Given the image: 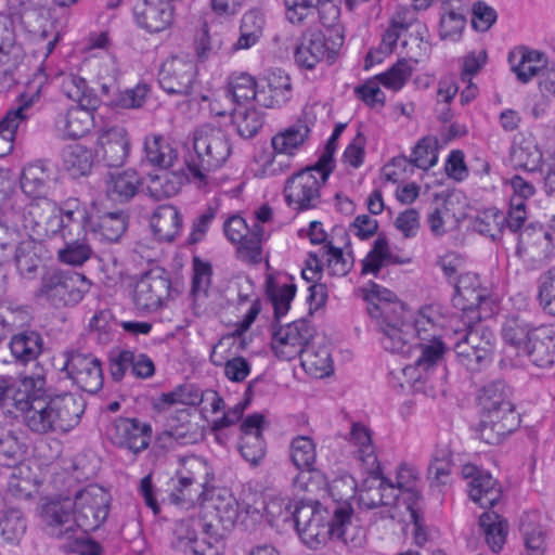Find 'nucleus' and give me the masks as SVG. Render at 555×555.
I'll list each match as a JSON object with an SVG mask.
<instances>
[{"mask_svg": "<svg viewBox=\"0 0 555 555\" xmlns=\"http://www.w3.org/2000/svg\"><path fill=\"white\" fill-rule=\"evenodd\" d=\"M537 325L521 314H511L501 326L503 340L519 356L535 333Z\"/></svg>", "mask_w": 555, "mask_h": 555, "instance_id": "bb28decb", "label": "nucleus"}, {"mask_svg": "<svg viewBox=\"0 0 555 555\" xmlns=\"http://www.w3.org/2000/svg\"><path fill=\"white\" fill-rule=\"evenodd\" d=\"M334 48L327 47L326 37L321 30L308 29L295 49L294 59L299 67L312 69L325 56L334 60Z\"/></svg>", "mask_w": 555, "mask_h": 555, "instance_id": "6ab92c4d", "label": "nucleus"}, {"mask_svg": "<svg viewBox=\"0 0 555 555\" xmlns=\"http://www.w3.org/2000/svg\"><path fill=\"white\" fill-rule=\"evenodd\" d=\"M469 498L482 508L493 507L501 499L502 490L489 473L468 481Z\"/></svg>", "mask_w": 555, "mask_h": 555, "instance_id": "e433bc0d", "label": "nucleus"}, {"mask_svg": "<svg viewBox=\"0 0 555 555\" xmlns=\"http://www.w3.org/2000/svg\"><path fill=\"white\" fill-rule=\"evenodd\" d=\"M519 532L529 555H543L546 547V534L537 512H528L521 515Z\"/></svg>", "mask_w": 555, "mask_h": 555, "instance_id": "473e14b6", "label": "nucleus"}, {"mask_svg": "<svg viewBox=\"0 0 555 555\" xmlns=\"http://www.w3.org/2000/svg\"><path fill=\"white\" fill-rule=\"evenodd\" d=\"M487 544L493 552L503 547L507 535V521L495 512H485L479 517Z\"/></svg>", "mask_w": 555, "mask_h": 555, "instance_id": "ea45409f", "label": "nucleus"}, {"mask_svg": "<svg viewBox=\"0 0 555 555\" xmlns=\"http://www.w3.org/2000/svg\"><path fill=\"white\" fill-rule=\"evenodd\" d=\"M542 153L532 142L524 141L511 149L509 160L514 168L534 172L542 165Z\"/></svg>", "mask_w": 555, "mask_h": 555, "instance_id": "de8ad7c7", "label": "nucleus"}, {"mask_svg": "<svg viewBox=\"0 0 555 555\" xmlns=\"http://www.w3.org/2000/svg\"><path fill=\"white\" fill-rule=\"evenodd\" d=\"M437 141L433 138H423L414 146L411 163L423 170L435 166L438 160Z\"/></svg>", "mask_w": 555, "mask_h": 555, "instance_id": "0e129e2a", "label": "nucleus"}, {"mask_svg": "<svg viewBox=\"0 0 555 555\" xmlns=\"http://www.w3.org/2000/svg\"><path fill=\"white\" fill-rule=\"evenodd\" d=\"M130 137L125 127L112 126L100 131L95 155L107 167H121L130 153Z\"/></svg>", "mask_w": 555, "mask_h": 555, "instance_id": "ddd939ff", "label": "nucleus"}, {"mask_svg": "<svg viewBox=\"0 0 555 555\" xmlns=\"http://www.w3.org/2000/svg\"><path fill=\"white\" fill-rule=\"evenodd\" d=\"M367 301V312L379 333L382 347L391 353L408 354L411 349V339L415 334L421 340V354L415 362L420 374L427 375L443 362L444 344L436 335H426L434 323L424 315L413 318L404 302L397 295L380 285L371 282L363 289ZM422 375H420L421 377Z\"/></svg>", "mask_w": 555, "mask_h": 555, "instance_id": "f257e3e1", "label": "nucleus"}, {"mask_svg": "<svg viewBox=\"0 0 555 555\" xmlns=\"http://www.w3.org/2000/svg\"><path fill=\"white\" fill-rule=\"evenodd\" d=\"M537 299L546 314L555 317V267L547 269L539 276Z\"/></svg>", "mask_w": 555, "mask_h": 555, "instance_id": "13d9d810", "label": "nucleus"}, {"mask_svg": "<svg viewBox=\"0 0 555 555\" xmlns=\"http://www.w3.org/2000/svg\"><path fill=\"white\" fill-rule=\"evenodd\" d=\"M465 16L454 10L448 11L440 18L439 37L442 40L459 41L465 27Z\"/></svg>", "mask_w": 555, "mask_h": 555, "instance_id": "774afa93", "label": "nucleus"}, {"mask_svg": "<svg viewBox=\"0 0 555 555\" xmlns=\"http://www.w3.org/2000/svg\"><path fill=\"white\" fill-rule=\"evenodd\" d=\"M512 390L503 380H493L482 387L478 396L482 413H490L502 406L513 405Z\"/></svg>", "mask_w": 555, "mask_h": 555, "instance_id": "a19ab883", "label": "nucleus"}, {"mask_svg": "<svg viewBox=\"0 0 555 555\" xmlns=\"http://www.w3.org/2000/svg\"><path fill=\"white\" fill-rule=\"evenodd\" d=\"M412 72L410 61L400 59L387 72L378 75L377 79L384 87L398 91L409 80Z\"/></svg>", "mask_w": 555, "mask_h": 555, "instance_id": "e2e57ef3", "label": "nucleus"}, {"mask_svg": "<svg viewBox=\"0 0 555 555\" xmlns=\"http://www.w3.org/2000/svg\"><path fill=\"white\" fill-rule=\"evenodd\" d=\"M108 515V499L105 491L98 486H89L75 495L74 503L69 499L63 502H50L42 508V517L59 538L74 537V527L85 533L94 531L105 521Z\"/></svg>", "mask_w": 555, "mask_h": 555, "instance_id": "20e7f679", "label": "nucleus"}, {"mask_svg": "<svg viewBox=\"0 0 555 555\" xmlns=\"http://www.w3.org/2000/svg\"><path fill=\"white\" fill-rule=\"evenodd\" d=\"M54 203L49 198H33L23 210L22 225L28 233L29 238L35 234L39 224L47 220L48 215L53 210Z\"/></svg>", "mask_w": 555, "mask_h": 555, "instance_id": "8fccbe9b", "label": "nucleus"}, {"mask_svg": "<svg viewBox=\"0 0 555 555\" xmlns=\"http://www.w3.org/2000/svg\"><path fill=\"white\" fill-rule=\"evenodd\" d=\"M259 92V105L268 108L284 105L292 98V82L288 75L282 72H273Z\"/></svg>", "mask_w": 555, "mask_h": 555, "instance_id": "72a5a7b5", "label": "nucleus"}, {"mask_svg": "<svg viewBox=\"0 0 555 555\" xmlns=\"http://www.w3.org/2000/svg\"><path fill=\"white\" fill-rule=\"evenodd\" d=\"M350 441L358 447L357 457L363 463L373 466L377 459L374 453L370 430L360 423L352 424Z\"/></svg>", "mask_w": 555, "mask_h": 555, "instance_id": "bf43d9fd", "label": "nucleus"}, {"mask_svg": "<svg viewBox=\"0 0 555 555\" xmlns=\"http://www.w3.org/2000/svg\"><path fill=\"white\" fill-rule=\"evenodd\" d=\"M158 175H150V181L146 186L147 194L155 201L171 197L181 189L186 177L179 171H169L160 169Z\"/></svg>", "mask_w": 555, "mask_h": 555, "instance_id": "4c0bfd02", "label": "nucleus"}, {"mask_svg": "<svg viewBox=\"0 0 555 555\" xmlns=\"http://www.w3.org/2000/svg\"><path fill=\"white\" fill-rule=\"evenodd\" d=\"M291 457L298 469L312 470L317 457L315 444L312 439L306 436L294 438L291 444Z\"/></svg>", "mask_w": 555, "mask_h": 555, "instance_id": "4d7b16f0", "label": "nucleus"}, {"mask_svg": "<svg viewBox=\"0 0 555 555\" xmlns=\"http://www.w3.org/2000/svg\"><path fill=\"white\" fill-rule=\"evenodd\" d=\"M63 364L60 369L65 372L78 388L89 393H96L103 387L101 361L91 353L79 350H65L62 353Z\"/></svg>", "mask_w": 555, "mask_h": 555, "instance_id": "1a4fd4ad", "label": "nucleus"}, {"mask_svg": "<svg viewBox=\"0 0 555 555\" xmlns=\"http://www.w3.org/2000/svg\"><path fill=\"white\" fill-rule=\"evenodd\" d=\"M60 215L63 219V240L82 237L88 229L91 230L92 221L90 220L88 209L78 199H68L64 207L60 209Z\"/></svg>", "mask_w": 555, "mask_h": 555, "instance_id": "cd10ccee", "label": "nucleus"}, {"mask_svg": "<svg viewBox=\"0 0 555 555\" xmlns=\"http://www.w3.org/2000/svg\"><path fill=\"white\" fill-rule=\"evenodd\" d=\"M263 422L264 417L256 413L248 415L241 425L238 451L251 465H257L266 455V442L261 431Z\"/></svg>", "mask_w": 555, "mask_h": 555, "instance_id": "412c9836", "label": "nucleus"}, {"mask_svg": "<svg viewBox=\"0 0 555 555\" xmlns=\"http://www.w3.org/2000/svg\"><path fill=\"white\" fill-rule=\"evenodd\" d=\"M108 436L115 446L138 454L149 447L152 427L137 418L119 417L112 424Z\"/></svg>", "mask_w": 555, "mask_h": 555, "instance_id": "2eb2a0df", "label": "nucleus"}, {"mask_svg": "<svg viewBox=\"0 0 555 555\" xmlns=\"http://www.w3.org/2000/svg\"><path fill=\"white\" fill-rule=\"evenodd\" d=\"M232 121L242 138L250 139L262 128L263 115L254 107H240L234 111Z\"/></svg>", "mask_w": 555, "mask_h": 555, "instance_id": "5fc2aeb1", "label": "nucleus"}, {"mask_svg": "<svg viewBox=\"0 0 555 555\" xmlns=\"http://www.w3.org/2000/svg\"><path fill=\"white\" fill-rule=\"evenodd\" d=\"M511 69L517 79L529 82L533 77L541 75L545 68V59L542 52L525 48L515 49L508 54Z\"/></svg>", "mask_w": 555, "mask_h": 555, "instance_id": "393cba45", "label": "nucleus"}, {"mask_svg": "<svg viewBox=\"0 0 555 555\" xmlns=\"http://www.w3.org/2000/svg\"><path fill=\"white\" fill-rule=\"evenodd\" d=\"M56 183V172L49 160L37 159L24 166L21 189L31 198H48Z\"/></svg>", "mask_w": 555, "mask_h": 555, "instance_id": "f3484780", "label": "nucleus"}, {"mask_svg": "<svg viewBox=\"0 0 555 555\" xmlns=\"http://www.w3.org/2000/svg\"><path fill=\"white\" fill-rule=\"evenodd\" d=\"M141 179L133 169L111 173L106 181V194L116 203L129 202L139 190Z\"/></svg>", "mask_w": 555, "mask_h": 555, "instance_id": "f704fd0d", "label": "nucleus"}, {"mask_svg": "<svg viewBox=\"0 0 555 555\" xmlns=\"http://www.w3.org/2000/svg\"><path fill=\"white\" fill-rule=\"evenodd\" d=\"M128 216L124 211L105 212L96 222L92 221L91 231L102 242L116 243L125 234Z\"/></svg>", "mask_w": 555, "mask_h": 555, "instance_id": "c9c22d12", "label": "nucleus"}, {"mask_svg": "<svg viewBox=\"0 0 555 555\" xmlns=\"http://www.w3.org/2000/svg\"><path fill=\"white\" fill-rule=\"evenodd\" d=\"M157 77L166 93L189 96L197 82V66L188 57L171 56L163 62Z\"/></svg>", "mask_w": 555, "mask_h": 555, "instance_id": "9b49d317", "label": "nucleus"}, {"mask_svg": "<svg viewBox=\"0 0 555 555\" xmlns=\"http://www.w3.org/2000/svg\"><path fill=\"white\" fill-rule=\"evenodd\" d=\"M193 151L185 156V166L193 179L205 181L207 173L223 166L231 155L227 133L219 127L203 125L192 135Z\"/></svg>", "mask_w": 555, "mask_h": 555, "instance_id": "39448f33", "label": "nucleus"}, {"mask_svg": "<svg viewBox=\"0 0 555 555\" xmlns=\"http://www.w3.org/2000/svg\"><path fill=\"white\" fill-rule=\"evenodd\" d=\"M23 49L15 43L13 23L9 16L0 14V68L4 78L13 81L12 73L23 60Z\"/></svg>", "mask_w": 555, "mask_h": 555, "instance_id": "5701e85b", "label": "nucleus"}, {"mask_svg": "<svg viewBox=\"0 0 555 555\" xmlns=\"http://www.w3.org/2000/svg\"><path fill=\"white\" fill-rule=\"evenodd\" d=\"M90 286L91 283L86 275L51 267L42 272L35 296L55 308L75 307L90 291Z\"/></svg>", "mask_w": 555, "mask_h": 555, "instance_id": "423d86ee", "label": "nucleus"}, {"mask_svg": "<svg viewBox=\"0 0 555 555\" xmlns=\"http://www.w3.org/2000/svg\"><path fill=\"white\" fill-rule=\"evenodd\" d=\"M22 23L34 41L46 42V55H49L60 40L54 21L40 12L33 11L22 15Z\"/></svg>", "mask_w": 555, "mask_h": 555, "instance_id": "b1692460", "label": "nucleus"}, {"mask_svg": "<svg viewBox=\"0 0 555 555\" xmlns=\"http://www.w3.org/2000/svg\"><path fill=\"white\" fill-rule=\"evenodd\" d=\"M475 279L472 278V288L462 285L463 280L455 285V296L453 304L463 311H472V325L467 327L466 333L456 344H465L477 349L480 359H485L486 354H492L493 349V333L490 328L480 323V315L476 309L485 300V294L481 289H477Z\"/></svg>", "mask_w": 555, "mask_h": 555, "instance_id": "0eeeda50", "label": "nucleus"}, {"mask_svg": "<svg viewBox=\"0 0 555 555\" xmlns=\"http://www.w3.org/2000/svg\"><path fill=\"white\" fill-rule=\"evenodd\" d=\"M23 455V443L13 430H0V463L3 466H14Z\"/></svg>", "mask_w": 555, "mask_h": 555, "instance_id": "680f3d73", "label": "nucleus"}, {"mask_svg": "<svg viewBox=\"0 0 555 555\" xmlns=\"http://www.w3.org/2000/svg\"><path fill=\"white\" fill-rule=\"evenodd\" d=\"M313 335L314 327L306 319L291 322L285 326L274 322L271 347L279 359L291 361L310 346Z\"/></svg>", "mask_w": 555, "mask_h": 555, "instance_id": "9d476101", "label": "nucleus"}, {"mask_svg": "<svg viewBox=\"0 0 555 555\" xmlns=\"http://www.w3.org/2000/svg\"><path fill=\"white\" fill-rule=\"evenodd\" d=\"M309 133V127L305 122L298 121L284 131L275 134L271 140V145L274 152H283L288 153V155H294L295 151L298 150L308 139Z\"/></svg>", "mask_w": 555, "mask_h": 555, "instance_id": "49530a36", "label": "nucleus"}, {"mask_svg": "<svg viewBox=\"0 0 555 555\" xmlns=\"http://www.w3.org/2000/svg\"><path fill=\"white\" fill-rule=\"evenodd\" d=\"M9 348L16 362L27 364L41 354L43 338L37 331L24 330L12 335Z\"/></svg>", "mask_w": 555, "mask_h": 555, "instance_id": "c756f323", "label": "nucleus"}, {"mask_svg": "<svg viewBox=\"0 0 555 555\" xmlns=\"http://www.w3.org/2000/svg\"><path fill=\"white\" fill-rule=\"evenodd\" d=\"M137 24L150 33H159L170 26L173 7L168 0H140L133 7Z\"/></svg>", "mask_w": 555, "mask_h": 555, "instance_id": "a211bd4d", "label": "nucleus"}, {"mask_svg": "<svg viewBox=\"0 0 555 555\" xmlns=\"http://www.w3.org/2000/svg\"><path fill=\"white\" fill-rule=\"evenodd\" d=\"M64 242V247L57 250V258L61 262L76 267L83 264L91 258L93 251L85 236L68 237Z\"/></svg>", "mask_w": 555, "mask_h": 555, "instance_id": "864d4df0", "label": "nucleus"}, {"mask_svg": "<svg viewBox=\"0 0 555 555\" xmlns=\"http://www.w3.org/2000/svg\"><path fill=\"white\" fill-rule=\"evenodd\" d=\"M317 8L321 24L330 31L332 46L340 47L344 42V27L339 22L340 8L334 1H322Z\"/></svg>", "mask_w": 555, "mask_h": 555, "instance_id": "3c124183", "label": "nucleus"}, {"mask_svg": "<svg viewBox=\"0 0 555 555\" xmlns=\"http://www.w3.org/2000/svg\"><path fill=\"white\" fill-rule=\"evenodd\" d=\"M209 467L207 462L192 456L184 462L183 467L177 472L178 480L170 494L173 504H182L193 500L192 487L203 489L208 483Z\"/></svg>", "mask_w": 555, "mask_h": 555, "instance_id": "dca6fc26", "label": "nucleus"}, {"mask_svg": "<svg viewBox=\"0 0 555 555\" xmlns=\"http://www.w3.org/2000/svg\"><path fill=\"white\" fill-rule=\"evenodd\" d=\"M44 245L36 240L22 241L15 248V263L20 275L34 280L43 260Z\"/></svg>", "mask_w": 555, "mask_h": 555, "instance_id": "2f4dec72", "label": "nucleus"}, {"mask_svg": "<svg viewBox=\"0 0 555 555\" xmlns=\"http://www.w3.org/2000/svg\"><path fill=\"white\" fill-rule=\"evenodd\" d=\"M165 434L181 444H191L196 441V426L191 422L188 410H178L170 415L166 423Z\"/></svg>", "mask_w": 555, "mask_h": 555, "instance_id": "a18cd8bd", "label": "nucleus"}, {"mask_svg": "<svg viewBox=\"0 0 555 555\" xmlns=\"http://www.w3.org/2000/svg\"><path fill=\"white\" fill-rule=\"evenodd\" d=\"M13 400L23 413L25 426L37 435L68 433L79 424L85 411L82 399L72 392L54 396L18 392Z\"/></svg>", "mask_w": 555, "mask_h": 555, "instance_id": "7ed1b4c3", "label": "nucleus"}, {"mask_svg": "<svg viewBox=\"0 0 555 555\" xmlns=\"http://www.w3.org/2000/svg\"><path fill=\"white\" fill-rule=\"evenodd\" d=\"M192 268L191 295L194 299L206 297L211 284L212 267L208 261H204L195 256L193 257Z\"/></svg>", "mask_w": 555, "mask_h": 555, "instance_id": "052dcab7", "label": "nucleus"}, {"mask_svg": "<svg viewBox=\"0 0 555 555\" xmlns=\"http://www.w3.org/2000/svg\"><path fill=\"white\" fill-rule=\"evenodd\" d=\"M177 537L176 547L181 548L185 555H221L223 543L219 537H215V542L207 541L205 538L197 539L193 532H190L189 525L180 522L175 529Z\"/></svg>", "mask_w": 555, "mask_h": 555, "instance_id": "c85d7f7f", "label": "nucleus"}, {"mask_svg": "<svg viewBox=\"0 0 555 555\" xmlns=\"http://www.w3.org/2000/svg\"><path fill=\"white\" fill-rule=\"evenodd\" d=\"M538 367H551L555 364V327L537 324L530 343L519 354Z\"/></svg>", "mask_w": 555, "mask_h": 555, "instance_id": "aec40b11", "label": "nucleus"}, {"mask_svg": "<svg viewBox=\"0 0 555 555\" xmlns=\"http://www.w3.org/2000/svg\"><path fill=\"white\" fill-rule=\"evenodd\" d=\"M177 159V150L163 134L149 133L144 137L140 166L169 169Z\"/></svg>", "mask_w": 555, "mask_h": 555, "instance_id": "4be33fe9", "label": "nucleus"}, {"mask_svg": "<svg viewBox=\"0 0 555 555\" xmlns=\"http://www.w3.org/2000/svg\"><path fill=\"white\" fill-rule=\"evenodd\" d=\"M388 241L384 236H378L373 245V248L362 261V273H377L383 263L390 259Z\"/></svg>", "mask_w": 555, "mask_h": 555, "instance_id": "338daca9", "label": "nucleus"}, {"mask_svg": "<svg viewBox=\"0 0 555 555\" xmlns=\"http://www.w3.org/2000/svg\"><path fill=\"white\" fill-rule=\"evenodd\" d=\"M171 282L168 272L155 267L144 272L134 286L133 301L142 311H156L169 296Z\"/></svg>", "mask_w": 555, "mask_h": 555, "instance_id": "f8f14e48", "label": "nucleus"}, {"mask_svg": "<svg viewBox=\"0 0 555 555\" xmlns=\"http://www.w3.org/2000/svg\"><path fill=\"white\" fill-rule=\"evenodd\" d=\"M508 223L505 212L498 208H488L476 217L474 229L481 235L496 241L502 237L506 229L508 230Z\"/></svg>", "mask_w": 555, "mask_h": 555, "instance_id": "c03bdc74", "label": "nucleus"}, {"mask_svg": "<svg viewBox=\"0 0 555 555\" xmlns=\"http://www.w3.org/2000/svg\"><path fill=\"white\" fill-rule=\"evenodd\" d=\"M352 513L347 502L323 507L319 502L301 501L295 504L293 526L301 541L311 548H317L328 539L357 547L361 545L363 535L351 522Z\"/></svg>", "mask_w": 555, "mask_h": 555, "instance_id": "f03ea898", "label": "nucleus"}, {"mask_svg": "<svg viewBox=\"0 0 555 555\" xmlns=\"http://www.w3.org/2000/svg\"><path fill=\"white\" fill-rule=\"evenodd\" d=\"M299 357L304 369L315 377L328 376L333 372V362L327 347L314 349L308 346Z\"/></svg>", "mask_w": 555, "mask_h": 555, "instance_id": "09e8293b", "label": "nucleus"}, {"mask_svg": "<svg viewBox=\"0 0 555 555\" xmlns=\"http://www.w3.org/2000/svg\"><path fill=\"white\" fill-rule=\"evenodd\" d=\"M62 91L68 99L85 107H99L101 102L94 91L88 87L86 79L74 74L63 77Z\"/></svg>", "mask_w": 555, "mask_h": 555, "instance_id": "79ce46f5", "label": "nucleus"}, {"mask_svg": "<svg viewBox=\"0 0 555 555\" xmlns=\"http://www.w3.org/2000/svg\"><path fill=\"white\" fill-rule=\"evenodd\" d=\"M96 108L78 105L68 109L66 114L59 116L56 126L63 138L76 140L85 137L92 127V112Z\"/></svg>", "mask_w": 555, "mask_h": 555, "instance_id": "a878e982", "label": "nucleus"}, {"mask_svg": "<svg viewBox=\"0 0 555 555\" xmlns=\"http://www.w3.org/2000/svg\"><path fill=\"white\" fill-rule=\"evenodd\" d=\"M520 425V416L514 404L502 406L490 413H482L478 425L481 440L488 444H499Z\"/></svg>", "mask_w": 555, "mask_h": 555, "instance_id": "4468645a", "label": "nucleus"}, {"mask_svg": "<svg viewBox=\"0 0 555 555\" xmlns=\"http://www.w3.org/2000/svg\"><path fill=\"white\" fill-rule=\"evenodd\" d=\"M151 228L159 241H173L182 229L180 211L173 205L158 206L151 217Z\"/></svg>", "mask_w": 555, "mask_h": 555, "instance_id": "7c9ffc66", "label": "nucleus"}, {"mask_svg": "<svg viewBox=\"0 0 555 555\" xmlns=\"http://www.w3.org/2000/svg\"><path fill=\"white\" fill-rule=\"evenodd\" d=\"M268 295L274 307V321L280 323L281 318H283L291 308V302L296 295V285L291 283L280 287H269Z\"/></svg>", "mask_w": 555, "mask_h": 555, "instance_id": "69168bd1", "label": "nucleus"}, {"mask_svg": "<svg viewBox=\"0 0 555 555\" xmlns=\"http://www.w3.org/2000/svg\"><path fill=\"white\" fill-rule=\"evenodd\" d=\"M264 236L262 225L255 223L250 231L238 242L237 254L240 258L249 263H259L261 257V244Z\"/></svg>", "mask_w": 555, "mask_h": 555, "instance_id": "6e6d98bb", "label": "nucleus"}, {"mask_svg": "<svg viewBox=\"0 0 555 555\" xmlns=\"http://www.w3.org/2000/svg\"><path fill=\"white\" fill-rule=\"evenodd\" d=\"M259 86L251 75L245 72H234L228 78V94L241 104L255 100L259 104Z\"/></svg>", "mask_w": 555, "mask_h": 555, "instance_id": "37998d69", "label": "nucleus"}, {"mask_svg": "<svg viewBox=\"0 0 555 555\" xmlns=\"http://www.w3.org/2000/svg\"><path fill=\"white\" fill-rule=\"evenodd\" d=\"M317 168L308 166L292 177L284 186V197L288 207L297 212L314 209L321 203L320 189L326 183L315 176Z\"/></svg>", "mask_w": 555, "mask_h": 555, "instance_id": "6e6552de", "label": "nucleus"}, {"mask_svg": "<svg viewBox=\"0 0 555 555\" xmlns=\"http://www.w3.org/2000/svg\"><path fill=\"white\" fill-rule=\"evenodd\" d=\"M62 162L63 168L73 178L83 177L91 172L92 153L80 144L68 145L62 152Z\"/></svg>", "mask_w": 555, "mask_h": 555, "instance_id": "58836bf2", "label": "nucleus"}, {"mask_svg": "<svg viewBox=\"0 0 555 555\" xmlns=\"http://www.w3.org/2000/svg\"><path fill=\"white\" fill-rule=\"evenodd\" d=\"M209 360L215 366H222L224 376L234 383L244 382L251 371L249 361L241 356L225 359L217 353L216 350H211Z\"/></svg>", "mask_w": 555, "mask_h": 555, "instance_id": "603ef678", "label": "nucleus"}]
</instances>
